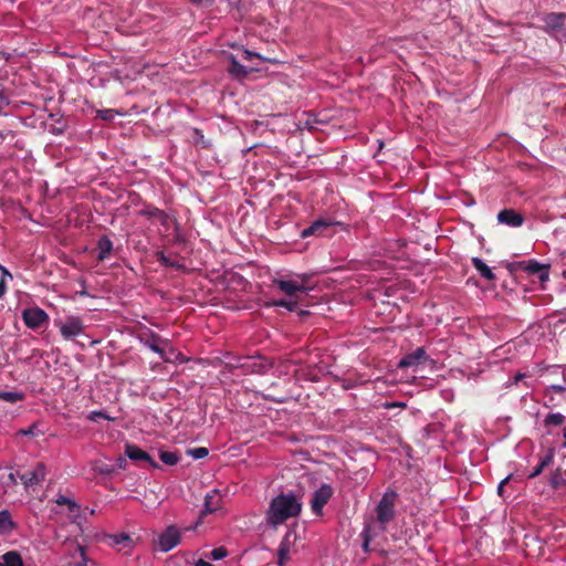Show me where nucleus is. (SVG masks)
<instances>
[{
    "instance_id": "obj_45",
    "label": "nucleus",
    "mask_w": 566,
    "mask_h": 566,
    "mask_svg": "<svg viewBox=\"0 0 566 566\" xmlns=\"http://www.w3.org/2000/svg\"><path fill=\"white\" fill-rule=\"evenodd\" d=\"M202 515L200 514L199 518L197 520V522L195 523V525L192 526H188V527H185L184 530L187 532V531H195L201 523H202Z\"/></svg>"
},
{
    "instance_id": "obj_7",
    "label": "nucleus",
    "mask_w": 566,
    "mask_h": 566,
    "mask_svg": "<svg viewBox=\"0 0 566 566\" xmlns=\"http://www.w3.org/2000/svg\"><path fill=\"white\" fill-rule=\"evenodd\" d=\"M334 494V489L329 484H322L312 495L310 501L312 512L317 515H323V509L328 503Z\"/></svg>"
},
{
    "instance_id": "obj_9",
    "label": "nucleus",
    "mask_w": 566,
    "mask_h": 566,
    "mask_svg": "<svg viewBox=\"0 0 566 566\" xmlns=\"http://www.w3.org/2000/svg\"><path fill=\"white\" fill-rule=\"evenodd\" d=\"M301 282L275 279L273 284L290 297L300 298V294H306L308 287L305 285V275L300 276Z\"/></svg>"
},
{
    "instance_id": "obj_16",
    "label": "nucleus",
    "mask_w": 566,
    "mask_h": 566,
    "mask_svg": "<svg viewBox=\"0 0 566 566\" xmlns=\"http://www.w3.org/2000/svg\"><path fill=\"white\" fill-rule=\"evenodd\" d=\"M125 454L132 461H146L153 468H159L158 463L144 450L136 444L127 443L125 447Z\"/></svg>"
},
{
    "instance_id": "obj_25",
    "label": "nucleus",
    "mask_w": 566,
    "mask_h": 566,
    "mask_svg": "<svg viewBox=\"0 0 566 566\" xmlns=\"http://www.w3.org/2000/svg\"><path fill=\"white\" fill-rule=\"evenodd\" d=\"M14 527V523L8 511H0V533L9 534Z\"/></svg>"
},
{
    "instance_id": "obj_44",
    "label": "nucleus",
    "mask_w": 566,
    "mask_h": 566,
    "mask_svg": "<svg viewBox=\"0 0 566 566\" xmlns=\"http://www.w3.org/2000/svg\"><path fill=\"white\" fill-rule=\"evenodd\" d=\"M128 541H130V538L126 534H120V535L115 536V543L116 544H120L123 542H128Z\"/></svg>"
},
{
    "instance_id": "obj_55",
    "label": "nucleus",
    "mask_w": 566,
    "mask_h": 566,
    "mask_svg": "<svg viewBox=\"0 0 566 566\" xmlns=\"http://www.w3.org/2000/svg\"><path fill=\"white\" fill-rule=\"evenodd\" d=\"M78 294H80L81 296H88V293H87L85 290L80 291V292H78Z\"/></svg>"
},
{
    "instance_id": "obj_31",
    "label": "nucleus",
    "mask_w": 566,
    "mask_h": 566,
    "mask_svg": "<svg viewBox=\"0 0 566 566\" xmlns=\"http://www.w3.org/2000/svg\"><path fill=\"white\" fill-rule=\"evenodd\" d=\"M192 137L196 145H201L203 148H209L210 143L205 139V135L198 128L192 129Z\"/></svg>"
},
{
    "instance_id": "obj_30",
    "label": "nucleus",
    "mask_w": 566,
    "mask_h": 566,
    "mask_svg": "<svg viewBox=\"0 0 566 566\" xmlns=\"http://www.w3.org/2000/svg\"><path fill=\"white\" fill-rule=\"evenodd\" d=\"M565 417L562 413H549L544 419L545 427L560 426L564 423Z\"/></svg>"
},
{
    "instance_id": "obj_17",
    "label": "nucleus",
    "mask_w": 566,
    "mask_h": 566,
    "mask_svg": "<svg viewBox=\"0 0 566 566\" xmlns=\"http://www.w3.org/2000/svg\"><path fill=\"white\" fill-rule=\"evenodd\" d=\"M295 534L292 531H287L285 536L280 543L277 549V564L283 566L290 559V551L294 543Z\"/></svg>"
},
{
    "instance_id": "obj_24",
    "label": "nucleus",
    "mask_w": 566,
    "mask_h": 566,
    "mask_svg": "<svg viewBox=\"0 0 566 566\" xmlns=\"http://www.w3.org/2000/svg\"><path fill=\"white\" fill-rule=\"evenodd\" d=\"M3 566H24L21 555L17 551H10L2 555Z\"/></svg>"
},
{
    "instance_id": "obj_26",
    "label": "nucleus",
    "mask_w": 566,
    "mask_h": 566,
    "mask_svg": "<svg viewBox=\"0 0 566 566\" xmlns=\"http://www.w3.org/2000/svg\"><path fill=\"white\" fill-rule=\"evenodd\" d=\"M55 503L60 506H67V510L71 514L77 515L80 512V505L74 500L69 499L65 495L60 494L56 497Z\"/></svg>"
},
{
    "instance_id": "obj_29",
    "label": "nucleus",
    "mask_w": 566,
    "mask_h": 566,
    "mask_svg": "<svg viewBox=\"0 0 566 566\" xmlns=\"http://www.w3.org/2000/svg\"><path fill=\"white\" fill-rule=\"evenodd\" d=\"M159 458L167 465H175L179 462V457L176 452L160 451Z\"/></svg>"
},
{
    "instance_id": "obj_48",
    "label": "nucleus",
    "mask_w": 566,
    "mask_h": 566,
    "mask_svg": "<svg viewBox=\"0 0 566 566\" xmlns=\"http://www.w3.org/2000/svg\"><path fill=\"white\" fill-rule=\"evenodd\" d=\"M9 104L7 97L0 92V108L7 106Z\"/></svg>"
},
{
    "instance_id": "obj_18",
    "label": "nucleus",
    "mask_w": 566,
    "mask_h": 566,
    "mask_svg": "<svg viewBox=\"0 0 566 566\" xmlns=\"http://www.w3.org/2000/svg\"><path fill=\"white\" fill-rule=\"evenodd\" d=\"M222 499L218 490H212L205 496V509L201 515L205 516L209 513H214L221 509Z\"/></svg>"
},
{
    "instance_id": "obj_36",
    "label": "nucleus",
    "mask_w": 566,
    "mask_h": 566,
    "mask_svg": "<svg viewBox=\"0 0 566 566\" xmlns=\"http://www.w3.org/2000/svg\"><path fill=\"white\" fill-rule=\"evenodd\" d=\"M76 551L80 553V560L75 562L73 566H87V557L85 555V548L81 544H76Z\"/></svg>"
},
{
    "instance_id": "obj_22",
    "label": "nucleus",
    "mask_w": 566,
    "mask_h": 566,
    "mask_svg": "<svg viewBox=\"0 0 566 566\" xmlns=\"http://www.w3.org/2000/svg\"><path fill=\"white\" fill-rule=\"evenodd\" d=\"M554 460V451L551 449L548 452L541 458L539 463L534 468L532 473H530L528 478L534 479L538 476L546 467H548Z\"/></svg>"
},
{
    "instance_id": "obj_12",
    "label": "nucleus",
    "mask_w": 566,
    "mask_h": 566,
    "mask_svg": "<svg viewBox=\"0 0 566 566\" xmlns=\"http://www.w3.org/2000/svg\"><path fill=\"white\" fill-rule=\"evenodd\" d=\"M429 359L424 347H418L413 352L405 355L398 363L399 368L418 366Z\"/></svg>"
},
{
    "instance_id": "obj_33",
    "label": "nucleus",
    "mask_w": 566,
    "mask_h": 566,
    "mask_svg": "<svg viewBox=\"0 0 566 566\" xmlns=\"http://www.w3.org/2000/svg\"><path fill=\"white\" fill-rule=\"evenodd\" d=\"M551 485L553 489H559L560 486L566 484V480L562 478L559 470L553 473L551 478Z\"/></svg>"
},
{
    "instance_id": "obj_53",
    "label": "nucleus",
    "mask_w": 566,
    "mask_h": 566,
    "mask_svg": "<svg viewBox=\"0 0 566 566\" xmlns=\"http://www.w3.org/2000/svg\"><path fill=\"white\" fill-rule=\"evenodd\" d=\"M8 479H9V481H10L12 484H15V483H17V480H15V475H14V473H9Z\"/></svg>"
},
{
    "instance_id": "obj_5",
    "label": "nucleus",
    "mask_w": 566,
    "mask_h": 566,
    "mask_svg": "<svg viewBox=\"0 0 566 566\" xmlns=\"http://www.w3.org/2000/svg\"><path fill=\"white\" fill-rule=\"evenodd\" d=\"M137 338L142 344L150 348L154 353L159 354L160 358L165 361H170L166 356L165 350L160 347V344H167V339H163L158 334L148 327H142L138 331Z\"/></svg>"
},
{
    "instance_id": "obj_21",
    "label": "nucleus",
    "mask_w": 566,
    "mask_h": 566,
    "mask_svg": "<svg viewBox=\"0 0 566 566\" xmlns=\"http://www.w3.org/2000/svg\"><path fill=\"white\" fill-rule=\"evenodd\" d=\"M97 250H98L97 260L98 261L106 260L113 250L112 240L107 235H102L97 241Z\"/></svg>"
},
{
    "instance_id": "obj_32",
    "label": "nucleus",
    "mask_w": 566,
    "mask_h": 566,
    "mask_svg": "<svg viewBox=\"0 0 566 566\" xmlns=\"http://www.w3.org/2000/svg\"><path fill=\"white\" fill-rule=\"evenodd\" d=\"M360 537L363 538V549H364L365 553H368L370 551L369 544H370V541H371L370 527L369 526H366L364 528V531L360 534Z\"/></svg>"
},
{
    "instance_id": "obj_20",
    "label": "nucleus",
    "mask_w": 566,
    "mask_h": 566,
    "mask_svg": "<svg viewBox=\"0 0 566 566\" xmlns=\"http://www.w3.org/2000/svg\"><path fill=\"white\" fill-rule=\"evenodd\" d=\"M139 213L144 217L158 219L159 222L161 223V226H164L165 228H168L169 217L164 210H161L157 207L149 206V207L140 210Z\"/></svg>"
},
{
    "instance_id": "obj_35",
    "label": "nucleus",
    "mask_w": 566,
    "mask_h": 566,
    "mask_svg": "<svg viewBox=\"0 0 566 566\" xmlns=\"http://www.w3.org/2000/svg\"><path fill=\"white\" fill-rule=\"evenodd\" d=\"M208 449L203 447L190 449L188 451V454H190L193 459H203L208 455Z\"/></svg>"
},
{
    "instance_id": "obj_14",
    "label": "nucleus",
    "mask_w": 566,
    "mask_h": 566,
    "mask_svg": "<svg viewBox=\"0 0 566 566\" xmlns=\"http://www.w3.org/2000/svg\"><path fill=\"white\" fill-rule=\"evenodd\" d=\"M332 226L333 224L325 219H317L314 222H312L311 226L302 230L301 237L303 239H306L312 235L323 237L332 228Z\"/></svg>"
},
{
    "instance_id": "obj_46",
    "label": "nucleus",
    "mask_w": 566,
    "mask_h": 566,
    "mask_svg": "<svg viewBox=\"0 0 566 566\" xmlns=\"http://www.w3.org/2000/svg\"><path fill=\"white\" fill-rule=\"evenodd\" d=\"M7 292V284L3 279L0 280V298L6 294Z\"/></svg>"
},
{
    "instance_id": "obj_4",
    "label": "nucleus",
    "mask_w": 566,
    "mask_h": 566,
    "mask_svg": "<svg viewBox=\"0 0 566 566\" xmlns=\"http://www.w3.org/2000/svg\"><path fill=\"white\" fill-rule=\"evenodd\" d=\"M507 269L511 273L521 270L528 274L537 275L541 282H545L549 277L548 266L541 264L535 260L513 262L507 264Z\"/></svg>"
},
{
    "instance_id": "obj_50",
    "label": "nucleus",
    "mask_w": 566,
    "mask_h": 566,
    "mask_svg": "<svg viewBox=\"0 0 566 566\" xmlns=\"http://www.w3.org/2000/svg\"><path fill=\"white\" fill-rule=\"evenodd\" d=\"M99 472H101L102 474H109V473H112V472H113V469H111L108 465H105V467H103V468H99Z\"/></svg>"
},
{
    "instance_id": "obj_6",
    "label": "nucleus",
    "mask_w": 566,
    "mask_h": 566,
    "mask_svg": "<svg viewBox=\"0 0 566 566\" xmlns=\"http://www.w3.org/2000/svg\"><path fill=\"white\" fill-rule=\"evenodd\" d=\"M543 21L544 30L556 40L562 41V34L566 30V13L552 12L546 14Z\"/></svg>"
},
{
    "instance_id": "obj_2",
    "label": "nucleus",
    "mask_w": 566,
    "mask_h": 566,
    "mask_svg": "<svg viewBox=\"0 0 566 566\" xmlns=\"http://www.w3.org/2000/svg\"><path fill=\"white\" fill-rule=\"evenodd\" d=\"M396 500L397 493L387 491L376 506V520L380 524L381 531H386L387 525L396 517Z\"/></svg>"
},
{
    "instance_id": "obj_56",
    "label": "nucleus",
    "mask_w": 566,
    "mask_h": 566,
    "mask_svg": "<svg viewBox=\"0 0 566 566\" xmlns=\"http://www.w3.org/2000/svg\"><path fill=\"white\" fill-rule=\"evenodd\" d=\"M562 41H565L566 42V30L563 32L562 34Z\"/></svg>"
},
{
    "instance_id": "obj_41",
    "label": "nucleus",
    "mask_w": 566,
    "mask_h": 566,
    "mask_svg": "<svg viewBox=\"0 0 566 566\" xmlns=\"http://www.w3.org/2000/svg\"><path fill=\"white\" fill-rule=\"evenodd\" d=\"M258 57L262 59V56L259 53L252 52L250 50H243L242 52V59L245 61H252V59Z\"/></svg>"
},
{
    "instance_id": "obj_23",
    "label": "nucleus",
    "mask_w": 566,
    "mask_h": 566,
    "mask_svg": "<svg viewBox=\"0 0 566 566\" xmlns=\"http://www.w3.org/2000/svg\"><path fill=\"white\" fill-rule=\"evenodd\" d=\"M472 264L482 277L488 281L495 280V275L492 270L481 260L480 258H473Z\"/></svg>"
},
{
    "instance_id": "obj_39",
    "label": "nucleus",
    "mask_w": 566,
    "mask_h": 566,
    "mask_svg": "<svg viewBox=\"0 0 566 566\" xmlns=\"http://www.w3.org/2000/svg\"><path fill=\"white\" fill-rule=\"evenodd\" d=\"M300 304V298L291 297L290 300H286V306L284 308L289 310L290 312H294L297 310Z\"/></svg>"
},
{
    "instance_id": "obj_10",
    "label": "nucleus",
    "mask_w": 566,
    "mask_h": 566,
    "mask_svg": "<svg viewBox=\"0 0 566 566\" xmlns=\"http://www.w3.org/2000/svg\"><path fill=\"white\" fill-rule=\"evenodd\" d=\"M22 319L27 327L36 329L49 322V315L44 310L35 306L25 308L22 312Z\"/></svg>"
},
{
    "instance_id": "obj_1",
    "label": "nucleus",
    "mask_w": 566,
    "mask_h": 566,
    "mask_svg": "<svg viewBox=\"0 0 566 566\" xmlns=\"http://www.w3.org/2000/svg\"><path fill=\"white\" fill-rule=\"evenodd\" d=\"M302 497L294 492H281L274 496L266 510V523L273 527L285 523L290 518L300 516L302 513Z\"/></svg>"
},
{
    "instance_id": "obj_47",
    "label": "nucleus",
    "mask_w": 566,
    "mask_h": 566,
    "mask_svg": "<svg viewBox=\"0 0 566 566\" xmlns=\"http://www.w3.org/2000/svg\"><path fill=\"white\" fill-rule=\"evenodd\" d=\"M0 270L2 272V277L1 279H6L7 276L12 279V274L2 265H0Z\"/></svg>"
},
{
    "instance_id": "obj_54",
    "label": "nucleus",
    "mask_w": 566,
    "mask_h": 566,
    "mask_svg": "<svg viewBox=\"0 0 566 566\" xmlns=\"http://www.w3.org/2000/svg\"><path fill=\"white\" fill-rule=\"evenodd\" d=\"M548 402L553 406H555V402H554V397L551 395V392L548 394Z\"/></svg>"
},
{
    "instance_id": "obj_49",
    "label": "nucleus",
    "mask_w": 566,
    "mask_h": 566,
    "mask_svg": "<svg viewBox=\"0 0 566 566\" xmlns=\"http://www.w3.org/2000/svg\"><path fill=\"white\" fill-rule=\"evenodd\" d=\"M275 306H279V307H285L286 306V298H280L277 301H274L273 303Z\"/></svg>"
},
{
    "instance_id": "obj_19",
    "label": "nucleus",
    "mask_w": 566,
    "mask_h": 566,
    "mask_svg": "<svg viewBox=\"0 0 566 566\" xmlns=\"http://www.w3.org/2000/svg\"><path fill=\"white\" fill-rule=\"evenodd\" d=\"M252 69H248L247 66L242 65L233 55L230 57V65L228 67V72L234 78H244L249 75Z\"/></svg>"
},
{
    "instance_id": "obj_13",
    "label": "nucleus",
    "mask_w": 566,
    "mask_h": 566,
    "mask_svg": "<svg viewBox=\"0 0 566 566\" xmlns=\"http://www.w3.org/2000/svg\"><path fill=\"white\" fill-rule=\"evenodd\" d=\"M332 226L333 224L325 219H317L314 222H312L311 226L302 230L301 237L303 239H306L312 235L323 237L332 228Z\"/></svg>"
},
{
    "instance_id": "obj_57",
    "label": "nucleus",
    "mask_w": 566,
    "mask_h": 566,
    "mask_svg": "<svg viewBox=\"0 0 566 566\" xmlns=\"http://www.w3.org/2000/svg\"><path fill=\"white\" fill-rule=\"evenodd\" d=\"M564 439H565V441H564L563 446L566 447V429L564 430Z\"/></svg>"
},
{
    "instance_id": "obj_3",
    "label": "nucleus",
    "mask_w": 566,
    "mask_h": 566,
    "mask_svg": "<svg viewBox=\"0 0 566 566\" xmlns=\"http://www.w3.org/2000/svg\"><path fill=\"white\" fill-rule=\"evenodd\" d=\"M55 326L59 327L62 337L70 340L84 333L85 325L83 319L76 315H69L64 319H55Z\"/></svg>"
},
{
    "instance_id": "obj_11",
    "label": "nucleus",
    "mask_w": 566,
    "mask_h": 566,
    "mask_svg": "<svg viewBox=\"0 0 566 566\" xmlns=\"http://www.w3.org/2000/svg\"><path fill=\"white\" fill-rule=\"evenodd\" d=\"M497 222L512 228H518L524 223V216L512 208L501 210L496 216Z\"/></svg>"
},
{
    "instance_id": "obj_52",
    "label": "nucleus",
    "mask_w": 566,
    "mask_h": 566,
    "mask_svg": "<svg viewBox=\"0 0 566 566\" xmlns=\"http://www.w3.org/2000/svg\"><path fill=\"white\" fill-rule=\"evenodd\" d=\"M196 566H214L212 565L211 563L205 560V559H199L196 564Z\"/></svg>"
},
{
    "instance_id": "obj_28",
    "label": "nucleus",
    "mask_w": 566,
    "mask_h": 566,
    "mask_svg": "<svg viewBox=\"0 0 566 566\" xmlns=\"http://www.w3.org/2000/svg\"><path fill=\"white\" fill-rule=\"evenodd\" d=\"M24 399V395L19 391H0V400L15 403Z\"/></svg>"
},
{
    "instance_id": "obj_15",
    "label": "nucleus",
    "mask_w": 566,
    "mask_h": 566,
    "mask_svg": "<svg viewBox=\"0 0 566 566\" xmlns=\"http://www.w3.org/2000/svg\"><path fill=\"white\" fill-rule=\"evenodd\" d=\"M44 478L45 465L42 462H39L33 471H29L20 475V480L25 488L39 484L44 480Z\"/></svg>"
},
{
    "instance_id": "obj_27",
    "label": "nucleus",
    "mask_w": 566,
    "mask_h": 566,
    "mask_svg": "<svg viewBox=\"0 0 566 566\" xmlns=\"http://www.w3.org/2000/svg\"><path fill=\"white\" fill-rule=\"evenodd\" d=\"M155 256L157 259V261L163 265V266H166V268H171V269H176V270H180L184 268L182 264H180L178 261H174L171 260L170 258H168L163 251H157L155 253Z\"/></svg>"
},
{
    "instance_id": "obj_38",
    "label": "nucleus",
    "mask_w": 566,
    "mask_h": 566,
    "mask_svg": "<svg viewBox=\"0 0 566 566\" xmlns=\"http://www.w3.org/2000/svg\"><path fill=\"white\" fill-rule=\"evenodd\" d=\"M88 419L92 421H97L98 419L112 420V418L107 416L104 411H92L88 416Z\"/></svg>"
},
{
    "instance_id": "obj_37",
    "label": "nucleus",
    "mask_w": 566,
    "mask_h": 566,
    "mask_svg": "<svg viewBox=\"0 0 566 566\" xmlns=\"http://www.w3.org/2000/svg\"><path fill=\"white\" fill-rule=\"evenodd\" d=\"M557 392V394H563L566 391V386L564 385H551L546 388L545 390V396H548L549 392Z\"/></svg>"
},
{
    "instance_id": "obj_34",
    "label": "nucleus",
    "mask_w": 566,
    "mask_h": 566,
    "mask_svg": "<svg viewBox=\"0 0 566 566\" xmlns=\"http://www.w3.org/2000/svg\"><path fill=\"white\" fill-rule=\"evenodd\" d=\"M227 555H228V549L223 546H220V547L213 548L209 553L208 557L213 560H218V559L224 558Z\"/></svg>"
},
{
    "instance_id": "obj_40",
    "label": "nucleus",
    "mask_w": 566,
    "mask_h": 566,
    "mask_svg": "<svg viewBox=\"0 0 566 566\" xmlns=\"http://www.w3.org/2000/svg\"><path fill=\"white\" fill-rule=\"evenodd\" d=\"M114 111L113 109H102L98 111V117L103 120H112L114 118Z\"/></svg>"
},
{
    "instance_id": "obj_51",
    "label": "nucleus",
    "mask_w": 566,
    "mask_h": 566,
    "mask_svg": "<svg viewBox=\"0 0 566 566\" xmlns=\"http://www.w3.org/2000/svg\"><path fill=\"white\" fill-rule=\"evenodd\" d=\"M525 377H526V375H525V374H523V373H518V374H516V375H515V377H514V382H515V384H517L518 381L523 380Z\"/></svg>"
},
{
    "instance_id": "obj_42",
    "label": "nucleus",
    "mask_w": 566,
    "mask_h": 566,
    "mask_svg": "<svg viewBox=\"0 0 566 566\" xmlns=\"http://www.w3.org/2000/svg\"><path fill=\"white\" fill-rule=\"evenodd\" d=\"M511 476H512V475L510 474V475H507L505 479H503V480L500 482V484H499V486H497V494H499L500 496H503V495H504V486H505V484L511 480Z\"/></svg>"
},
{
    "instance_id": "obj_8",
    "label": "nucleus",
    "mask_w": 566,
    "mask_h": 566,
    "mask_svg": "<svg viewBox=\"0 0 566 566\" xmlns=\"http://www.w3.org/2000/svg\"><path fill=\"white\" fill-rule=\"evenodd\" d=\"M181 539V532L176 525H169L158 536L156 544L161 552H169L175 548Z\"/></svg>"
},
{
    "instance_id": "obj_43",
    "label": "nucleus",
    "mask_w": 566,
    "mask_h": 566,
    "mask_svg": "<svg viewBox=\"0 0 566 566\" xmlns=\"http://www.w3.org/2000/svg\"><path fill=\"white\" fill-rule=\"evenodd\" d=\"M36 428L35 424H32L31 427H29L28 429H22L19 431L20 434H23V436H34V429Z\"/></svg>"
}]
</instances>
